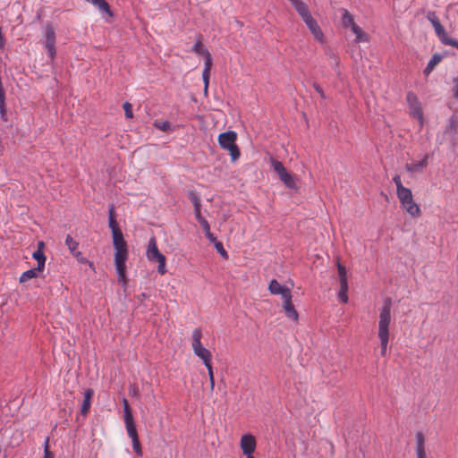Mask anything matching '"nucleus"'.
<instances>
[{
    "label": "nucleus",
    "instance_id": "b1692460",
    "mask_svg": "<svg viewBox=\"0 0 458 458\" xmlns=\"http://www.w3.org/2000/svg\"><path fill=\"white\" fill-rule=\"evenodd\" d=\"M441 60L442 56L440 55H433V56L431 57L424 70L425 74H429L434 70V68L441 62Z\"/></svg>",
    "mask_w": 458,
    "mask_h": 458
},
{
    "label": "nucleus",
    "instance_id": "a878e982",
    "mask_svg": "<svg viewBox=\"0 0 458 458\" xmlns=\"http://www.w3.org/2000/svg\"><path fill=\"white\" fill-rule=\"evenodd\" d=\"M348 281L347 282H340V291L338 293V299L343 303L348 302Z\"/></svg>",
    "mask_w": 458,
    "mask_h": 458
},
{
    "label": "nucleus",
    "instance_id": "ddd939ff",
    "mask_svg": "<svg viewBox=\"0 0 458 458\" xmlns=\"http://www.w3.org/2000/svg\"><path fill=\"white\" fill-rule=\"evenodd\" d=\"M415 454L416 458H428L425 447V436L419 431L415 435Z\"/></svg>",
    "mask_w": 458,
    "mask_h": 458
},
{
    "label": "nucleus",
    "instance_id": "cd10ccee",
    "mask_svg": "<svg viewBox=\"0 0 458 458\" xmlns=\"http://www.w3.org/2000/svg\"><path fill=\"white\" fill-rule=\"evenodd\" d=\"M65 245L72 254H73V251H78L79 242L70 234H67L65 237Z\"/></svg>",
    "mask_w": 458,
    "mask_h": 458
},
{
    "label": "nucleus",
    "instance_id": "79ce46f5",
    "mask_svg": "<svg viewBox=\"0 0 458 458\" xmlns=\"http://www.w3.org/2000/svg\"><path fill=\"white\" fill-rule=\"evenodd\" d=\"M200 209H201V206L194 208V215H195L196 220H197L198 222H199V221H200V219H203V218H204V217L201 216Z\"/></svg>",
    "mask_w": 458,
    "mask_h": 458
},
{
    "label": "nucleus",
    "instance_id": "58836bf2",
    "mask_svg": "<svg viewBox=\"0 0 458 458\" xmlns=\"http://www.w3.org/2000/svg\"><path fill=\"white\" fill-rule=\"evenodd\" d=\"M123 109H124V113H125L126 118H130L131 119V118L133 117L132 106H131V105L129 102H125L123 104Z\"/></svg>",
    "mask_w": 458,
    "mask_h": 458
},
{
    "label": "nucleus",
    "instance_id": "0eeeda50",
    "mask_svg": "<svg viewBox=\"0 0 458 458\" xmlns=\"http://www.w3.org/2000/svg\"><path fill=\"white\" fill-rule=\"evenodd\" d=\"M146 256L149 261H157L158 263L157 271L160 275H165L166 273V259L158 250L157 246V240L155 237H151L148 241Z\"/></svg>",
    "mask_w": 458,
    "mask_h": 458
},
{
    "label": "nucleus",
    "instance_id": "6e6552de",
    "mask_svg": "<svg viewBox=\"0 0 458 458\" xmlns=\"http://www.w3.org/2000/svg\"><path fill=\"white\" fill-rule=\"evenodd\" d=\"M406 101L410 115L418 120L420 129H421L424 125V117L422 107L417 96L413 92H408Z\"/></svg>",
    "mask_w": 458,
    "mask_h": 458
},
{
    "label": "nucleus",
    "instance_id": "c03bdc74",
    "mask_svg": "<svg viewBox=\"0 0 458 458\" xmlns=\"http://www.w3.org/2000/svg\"><path fill=\"white\" fill-rule=\"evenodd\" d=\"M453 94L454 98H458V77L454 80Z\"/></svg>",
    "mask_w": 458,
    "mask_h": 458
},
{
    "label": "nucleus",
    "instance_id": "2eb2a0df",
    "mask_svg": "<svg viewBox=\"0 0 458 458\" xmlns=\"http://www.w3.org/2000/svg\"><path fill=\"white\" fill-rule=\"evenodd\" d=\"M45 243L43 242H38V249L32 253V258L37 260V270H44L46 264V256L44 254Z\"/></svg>",
    "mask_w": 458,
    "mask_h": 458
},
{
    "label": "nucleus",
    "instance_id": "6ab92c4d",
    "mask_svg": "<svg viewBox=\"0 0 458 458\" xmlns=\"http://www.w3.org/2000/svg\"><path fill=\"white\" fill-rule=\"evenodd\" d=\"M94 395V390L91 388H88L84 392V400L82 402L81 407V413L83 416H86L90 409L91 406V400Z\"/></svg>",
    "mask_w": 458,
    "mask_h": 458
},
{
    "label": "nucleus",
    "instance_id": "7ed1b4c3",
    "mask_svg": "<svg viewBox=\"0 0 458 458\" xmlns=\"http://www.w3.org/2000/svg\"><path fill=\"white\" fill-rule=\"evenodd\" d=\"M236 140L237 133L233 131L222 132L217 138L220 148L229 152L232 161L237 160L241 155Z\"/></svg>",
    "mask_w": 458,
    "mask_h": 458
},
{
    "label": "nucleus",
    "instance_id": "aec40b11",
    "mask_svg": "<svg viewBox=\"0 0 458 458\" xmlns=\"http://www.w3.org/2000/svg\"><path fill=\"white\" fill-rule=\"evenodd\" d=\"M293 5L303 21L311 17L308 5L301 0L295 1Z\"/></svg>",
    "mask_w": 458,
    "mask_h": 458
},
{
    "label": "nucleus",
    "instance_id": "1a4fd4ad",
    "mask_svg": "<svg viewBox=\"0 0 458 458\" xmlns=\"http://www.w3.org/2000/svg\"><path fill=\"white\" fill-rule=\"evenodd\" d=\"M271 165L274 171L277 174L280 180L290 189H293L295 187V181L293 175L287 172L286 168L284 166L281 161L272 158Z\"/></svg>",
    "mask_w": 458,
    "mask_h": 458
},
{
    "label": "nucleus",
    "instance_id": "20e7f679",
    "mask_svg": "<svg viewBox=\"0 0 458 458\" xmlns=\"http://www.w3.org/2000/svg\"><path fill=\"white\" fill-rule=\"evenodd\" d=\"M202 332L199 328H195L191 335V347L194 354L199 357L204 365L209 366L212 360V353L201 344Z\"/></svg>",
    "mask_w": 458,
    "mask_h": 458
},
{
    "label": "nucleus",
    "instance_id": "7c9ffc66",
    "mask_svg": "<svg viewBox=\"0 0 458 458\" xmlns=\"http://www.w3.org/2000/svg\"><path fill=\"white\" fill-rule=\"evenodd\" d=\"M205 56L204 62V69L202 72H210L212 67V57L210 53H207Z\"/></svg>",
    "mask_w": 458,
    "mask_h": 458
},
{
    "label": "nucleus",
    "instance_id": "4c0bfd02",
    "mask_svg": "<svg viewBox=\"0 0 458 458\" xmlns=\"http://www.w3.org/2000/svg\"><path fill=\"white\" fill-rule=\"evenodd\" d=\"M210 72H202V79L204 82V93L207 95L209 85Z\"/></svg>",
    "mask_w": 458,
    "mask_h": 458
},
{
    "label": "nucleus",
    "instance_id": "4468645a",
    "mask_svg": "<svg viewBox=\"0 0 458 458\" xmlns=\"http://www.w3.org/2000/svg\"><path fill=\"white\" fill-rule=\"evenodd\" d=\"M303 21L306 23L307 27L312 33L314 38L318 42H323L324 34L313 17L311 16Z\"/></svg>",
    "mask_w": 458,
    "mask_h": 458
},
{
    "label": "nucleus",
    "instance_id": "393cba45",
    "mask_svg": "<svg viewBox=\"0 0 458 458\" xmlns=\"http://www.w3.org/2000/svg\"><path fill=\"white\" fill-rule=\"evenodd\" d=\"M342 23L345 28H352L355 24L353 16L345 9H343Z\"/></svg>",
    "mask_w": 458,
    "mask_h": 458
},
{
    "label": "nucleus",
    "instance_id": "e433bc0d",
    "mask_svg": "<svg viewBox=\"0 0 458 458\" xmlns=\"http://www.w3.org/2000/svg\"><path fill=\"white\" fill-rule=\"evenodd\" d=\"M393 181H394V182L395 183V186H396V192H400L403 190L406 189V187H404L403 185V183H402V180H401V176L400 175L397 174V175L394 176Z\"/></svg>",
    "mask_w": 458,
    "mask_h": 458
},
{
    "label": "nucleus",
    "instance_id": "423d86ee",
    "mask_svg": "<svg viewBox=\"0 0 458 458\" xmlns=\"http://www.w3.org/2000/svg\"><path fill=\"white\" fill-rule=\"evenodd\" d=\"M397 198L403 208H404L411 216L419 217L421 210L419 205L414 201L412 192L409 188L396 192Z\"/></svg>",
    "mask_w": 458,
    "mask_h": 458
},
{
    "label": "nucleus",
    "instance_id": "9b49d317",
    "mask_svg": "<svg viewBox=\"0 0 458 458\" xmlns=\"http://www.w3.org/2000/svg\"><path fill=\"white\" fill-rule=\"evenodd\" d=\"M240 446L242 454L246 458H254L253 453L256 450L257 441L254 436L250 434H245L242 436L240 440Z\"/></svg>",
    "mask_w": 458,
    "mask_h": 458
},
{
    "label": "nucleus",
    "instance_id": "9d476101",
    "mask_svg": "<svg viewBox=\"0 0 458 458\" xmlns=\"http://www.w3.org/2000/svg\"><path fill=\"white\" fill-rule=\"evenodd\" d=\"M123 412H124V423L127 430V434L131 439L139 437L136 426L131 414V410L127 399L123 400Z\"/></svg>",
    "mask_w": 458,
    "mask_h": 458
},
{
    "label": "nucleus",
    "instance_id": "f257e3e1",
    "mask_svg": "<svg viewBox=\"0 0 458 458\" xmlns=\"http://www.w3.org/2000/svg\"><path fill=\"white\" fill-rule=\"evenodd\" d=\"M391 306V300L386 299L379 310L377 335L380 341L381 356L386 355L387 345L389 342V327L392 321Z\"/></svg>",
    "mask_w": 458,
    "mask_h": 458
},
{
    "label": "nucleus",
    "instance_id": "412c9836",
    "mask_svg": "<svg viewBox=\"0 0 458 458\" xmlns=\"http://www.w3.org/2000/svg\"><path fill=\"white\" fill-rule=\"evenodd\" d=\"M109 228L112 230L113 241L122 240L123 239V234L119 228L116 218L115 219H108Z\"/></svg>",
    "mask_w": 458,
    "mask_h": 458
},
{
    "label": "nucleus",
    "instance_id": "4be33fe9",
    "mask_svg": "<svg viewBox=\"0 0 458 458\" xmlns=\"http://www.w3.org/2000/svg\"><path fill=\"white\" fill-rule=\"evenodd\" d=\"M351 29L356 36V38H355L356 42H368L369 41V36L356 23Z\"/></svg>",
    "mask_w": 458,
    "mask_h": 458
},
{
    "label": "nucleus",
    "instance_id": "c9c22d12",
    "mask_svg": "<svg viewBox=\"0 0 458 458\" xmlns=\"http://www.w3.org/2000/svg\"><path fill=\"white\" fill-rule=\"evenodd\" d=\"M43 458H54V454L49 450V438L47 437L44 445V457Z\"/></svg>",
    "mask_w": 458,
    "mask_h": 458
},
{
    "label": "nucleus",
    "instance_id": "39448f33",
    "mask_svg": "<svg viewBox=\"0 0 458 458\" xmlns=\"http://www.w3.org/2000/svg\"><path fill=\"white\" fill-rule=\"evenodd\" d=\"M427 19L432 24L436 35L438 37L439 40L446 46H451L458 49V40L454 39L448 36L445 32V28L440 23L438 17L435 12L429 11L427 13Z\"/></svg>",
    "mask_w": 458,
    "mask_h": 458
},
{
    "label": "nucleus",
    "instance_id": "5701e85b",
    "mask_svg": "<svg viewBox=\"0 0 458 458\" xmlns=\"http://www.w3.org/2000/svg\"><path fill=\"white\" fill-rule=\"evenodd\" d=\"M42 271L43 270H37V267L29 269L21 275L19 282L22 284L28 282L32 278H36L38 276V274L41 273Z\"/></svg>",
    "mask_w": 458,
    "mask_h": 458
},
{
    "label": "nucleus",
    "instance_id": "f03ea898",
    "mask_svg": "<svg viewBox=\"0 0 458 458\" xmlns=\"http://www.w3.org/2000/svg\"><path fill=\"white\" fill-rule=\"evenodd\" d=\"M113 244L114 248V266L118 276V281L125 286L127 284L126 261L129 256L127 242L124 239H122L113 241Z\"/></svg>",
    "mask_w": 458,
    "mask_h": 458
},
{
    "label": "nucleus",
    "instance_id": "a211bd4d",
    "mask_svg": "<svg viewBox=\"0 0 458 458\" xmlns=\"http://www.w3.org/2000/svg\"><path fill=\"white\" fill-rule=\"evenodd\" d=\"M268 290L272 294H280L282 298H284L292 294L291 290L285 286L281 285L277 280L273 279L270 281Z\"/></svg>",
    "mask_w": 458,
    "mask_h": 458
},
{
    "label": "nucleus",
    "instance_id": "a18cd8bd",
    "mask_svg": "<svg viewBox=\"0 0 458 458\" xmlns=\"http://www.w3.org/2000/svg\"><path fill=\"white\" fill-rule=\"evenodd\" d=\"M116 214L114 206H111L108 210V219H115Z\"/></svg>",
    "mask_w": 458,
    "mask_h": 458
},
{
    "label": "nucleus",
    "instance_id": "a19ab883",
    "mask_svg": "<svg viewBox=\"0 0 458 458\" xmlns=\"http://www.w3.org/2000/svg\"><path fill=\"white\" fill-rule=\"evenodd\" d=\"M199 223L201 225V227L205 233H208V231H210L209 224L205 218L200 219V221Z\"/></svg>",
    "mask_w": 458,
    "mask_h": 458
},
{
    "label": "nucleus",
    "instance_id": "de8ad7c7",
    "mask_svg": "<svg viewBox=\"0 0 458 458\" xmlns=\"http://www.w3.org/2000/svg\"><path fill=\"white\" fill-rule=\"evenodd\" d=\"M86 263L89 264L90 268H92L93 270L95 269L94 264L91 261L89 260V262Z\"/></svg>",
    "mask_w": 458,
    "mask_h": 458
},
{
    "label": "nucleus",
    "instance_id": "f3484780",
    "mask_svg": "<svg viewBox=\"0 0 458 458\" xmlns=\"http://www.w3.org/2000/svg\"><path fill=\"white\" fill-rule=\"evenodd\" d=\"M429 156L427 154L424 157L418 162L410 163L405 165V170L409 173H422L428 165Z\"/></svg>",
    "mask_w": 458,
    "mask_h": 458
},
{
    "label": "nucleus",
    "instance_id": "37998d69",
    "mask_svg": "<svg viewBox=\"0 0 458 458\" xmlns=\"http://www.w3.org/2000/svg\"><path fill=\"white\" fill-rule=\"evenodd\" d=\"M313 87H314L315 90L320 95V97L322 98H326V95H325L322 88L318 84L314 83Z\"/></svg>",
    "mask_w": 458,
    "mask_h": 458
},
{
    "label": "nucleus",
    "instance_id": "f704fd0d",
    "mask_svg": "<svg viewBox=\"0 0 458 458\" xmlns=\"http://www.w3.org/2000/svg\"><path fill=\"white\" fill-rule=\"evenodd\" d=\"M207 369H208V378H209V383H210V390L213 391L214 390V387H215V379H214V372H213V367L212 365H209V366H207L206 367Z\"/></svg>",
    "mask_w": 458,
    "mask_h": 458
},
{
    "label": "nucleus",
    "instance_id": "c756f323",
    "mask_svg": "<svg viewBox=\"0 0 458 458\" xmlns=\"http://www.w3.org/2000/svg\"><path fill=\"white\" fill-rule=\"evenodd\" d=\"M154 126L162 131H168L171 129V123L168 121H155Z\"/></svg>",
    "mask_w": 458,
    "mask_h": 458
},
{
    "label": "nucleus",
    "instance_id": "2f4dec72",
    "mask_svg": "<svg viewBox=\"0 0 458 458\" xmlns=\"http://www.w3.org/2000/svg\"><path fill=\"white\" fill-rule=\"evenodd\" d=\"M215 248L224 259H228L227 251L225 250L223 243L221 242H216Z\"/></svg>",
    "mask_w": 458,
    "mask_h": 458
},
{
    "label": "nucleus",
    "instance_id": "dca6fc26",
    "mask_svg": "<svg viewBox=\"0 0 458 458\" xmlns=\"http://www.w3.org/2000/svg\"><path fill=\"white\" fill-rule=\"evenodd\" d=\"M284 300V310L285 315L288 318L293 319V321H298L299 314L294 309V306L292 301V294L283 298Z\"/></svg>",
    "mask_w": 458,
    "mask_h": 458
},
{
    "label": "nucleus",
    "instance_id": "c85d7f7f",
    "mask_svg": "<svg viewBox=\"0 0 458 458\" xmlns=\"http://www.w3.org/2000/svg\"><path fill=\"white\" fill-rule=\"evenodd\" d=\"M337 272L339 276V282H347L346 268L340 262H337Z\"/></svg>",
    "mask_w": 458,
    "mask_h": 458
},
{
    "label": "nucleus",
    "instance_id": "ea45409f",
    "mask_svg": "<svg viewBox=\"0 0 458 458\" xmlns=\"http://www.w3.org/2000/svg\"><path fill=\"white\" fill-rule=\"evenodd\" d=\"M78 262L86 264V262H89V259H86L81 251H73V254H72Z\"/></svg>",
    "mask_w": 458,
    "mask_h": 458
},
{
    "label": "nucleus",
    "instance_id": "f8f14e48",
    "mask_svg": "<svg viewBox=\"0 0 458 458\" xmlns=\"http://www.w3.org/2000/svg\"><path fill=\"white\" fill-rule=\"evenodd\" d=\"M45 38H46L45 47L47 50L50 58L53 59L56 53L55 32V30L50 25H47L45 28Z\"/></svg>",
    "mask_w": 458,
    "mask_h": 458
},
{
    "label": "nucleus",
    "instance_id": "bb28decb",
    "mask_svg": "<svg viewBox=\"0 0 458 458\" xmlns=\"http://www.w3.org/2000/svg\"><path fill=\"white\" fill-rule=\"evenodd\" d=\"M191 51L194 52L197 55H206L207 53H209L204 47L202 43L201 35L199 36V38L197 39L196 43L191 48Z\"/></svg>",
    "mask_w": 458,
    "mask_h": 458
},
{
    "label": "nucleus",
    "instance_id": "49530a36",
    "mask_svg": "<svg viewBox=\"0 0 458 458\" xmlns=\"http://www.w3.org/2000/svg\"><path fill=\"white\" fill-rule=\"evenodd\" d=\"M206 234V237L212 242H217L216 241V237L214 235V233H212L210 231H208V233H205Z\"/></svg>",
    "mask_w": 458,
    "mask_h": 458
},
{
    "label": "nucleus",
    "instance_id": "72a5a7b5",
    "mask_svg": "<svg viewBox=\"0 0 458 458\" xmlns=\"http://www.w3.org/2000/svg\"><path fill=\"white\" fill-rule=\"evenodd\" d=\"M189 199L192 202L194 208L201 206L200 199L194 191L189 192Z\"/></svg>",
    "mask_w": 458,
    "mask_h": 458
},
{
    "label": "nucleus",
    "instance_id": "473e14b6",
    "mask_svg": "<svg viewBox=\"0 0 458 458\" xmlns=\"http://www.w3.org/2000/svg\"><path fill=\"white\" fill-rule=\"evenodd\" d=\"M131 442H132V447H133L134 452L138 455L141 456L142 455V449H141V445H140V442L139 437L131 439Z\"/></svg>",
    "mask_w": 458,
    "mask_h": 458
}]
</instances>
